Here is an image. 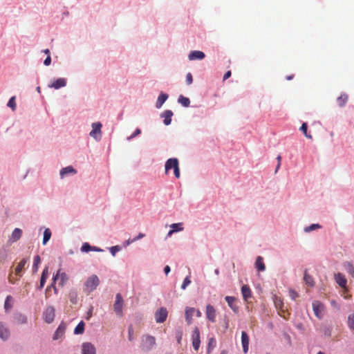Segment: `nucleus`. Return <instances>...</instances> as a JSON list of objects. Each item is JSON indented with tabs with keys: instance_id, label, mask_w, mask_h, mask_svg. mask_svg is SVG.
Segmentation results:
<instances>
[{
	"instance_id": "09e8293b",
	"label": "nucleus",
	"mask_w": 354,
	"mask_h": 354,
	"mask_svg": "<svg viewBox=\"0 0 354 354\" xmlns=\"http://www.w3.org/2000/svg\"><path fill=\"white\" fill-rule=\"evenodd\" d=\"M129 340L132 341L133 339V327L131 326L129 327Z\"/></svg>"
},
{
	"instance_id": "c9c22d12",
	"label": "nucleus",
	"mask_w": 354,
	"mask_h": 354,
	"mask_svg": "<svg viewBox=\"0 0 354 354\" xmlns=\"http://www.w3.org/2000/svg\"><path fill=\"white\" fill-rule=\"evenodd\" d=\"M50 236H51L50 230L48 228L46 229L44 232V238H43V244L44 245L46 244V243L50 239Z\"/></svg>"
},
{
	"instance_id": "393cba45",
	"label": "nucleus",
	"mask_w": 354,
	"mask_h": 354,
	"mask_svg": "<svg viewBox=\"0 0 354 354\" xmlns=\"http://www.w3.org/2000/svg\"><path fill=\"white\" fill-rule=\"evenodd\" d=\"M241 292L245 301H247L249 298L252 297L250 288L247 285H243L241 287Z\"/></svg>"
},
{
	"instance_id": "39448f33",
	"label": "nucleus",
	"mask_w": 354,
	"mask_h": 354,
	"mask_svg": "<svg viewBox=\"0 0 354 354\" xmlns=\"http://www.w3.org/2000/svg\"><path fill=\"white\" fill-rule=\"evenodd\" d=\"M55 316V310L53 306H48L43 313V318L46 323L50 324L53 322Z\"/></svg>"
},
{
	"instance_id": "473e14b6",
	"label": "nucleus",
	"mask_w": 354,
	"mask_h": 354,
	"mask_svg": "<svg viewBox=\"0 0 354 354\" xmlns=\"http://www.w3.org/2000/svg\"><path fill=\"white\" fill-rule=\"evenodd\" d=\"M41 262V259L39 255H36L34 258V263L32 266V271L37 272L39 268V265Z\"/></svg>"
},
{
	"instance_id": "4c0bfd02",
	"label": "nucleus",
	"mask_w": 354,
	"mask_h": 354,
	"mask_svg": "<svg viewBox=\"0 0 354 354\" xmlns=\"http://www.w3.org/2000/svg\"><path fill=\"white\" fill-rule=\"evenodd\" d=\"M12 301V297L10 295L7 296L6 299L5 301L4 307L6 310L10 309L12 306V304L10 301Z\"/></svg>"
},
{
	"instance_id": "680f3d73",
	"label": "nucleus",
	"mask_w": 354,
	"mask_h": 354,
	"mask_svg": "<svg viewBox=\"0 0 354 354\" xmlns=\"http://www.w3.org/2000/svg\"><path fill=\"white\" fill-rule=\"evenodd\" d=\"M165 273L167 274L170 272V267L169 266H166L164 268Z\"/></svg>"
},
{
	"instance_id": "c03bdc74",
	"label": "nucleus",
	"mask_w": 354,
	"mask_h": 354,
	"mask_svg": "<svg viewBox=\"0 0 354 354\" xmlns=\"http://www.w3.org/2000/svg\"><path fill=\"white\" fill-rule=\"evenodd\" d=\"M191 283V280L189 276L185 277V279L183 281V283L181 286V288L183 290H185L189 284Z\"/></svg>"
},
{
	"instance_id": "0e129e2a",
	"label": "nucleus",
	"mask_w": 354,
	"mask_h": 354,
	"mask_svg": "<svg viewBox=\"0 0 354 354\" xmlns=\"http://www.w3.org/2000/svg\"><path fill=\"white\" fill-rule=\"evenodd\" d=\"M55 283H53H53H52V284L50 285V287H53V288L54 291H55V293H56V294H57V288L55 286Z\"/></svg>"
},
{
	"instance_id": "f704fd0d",
	"label": "nucleus",
	"mask_w": 354,
	"mask_h": 354,
	"mask_svg": "<svg viewBox=\"0 0 354 354\" xmlns=\"http://www.w3.org/2000/svg\"><path fill=\"white\" fill-rule=\"evenodd\" d=\"M274 304H275L276 308L281 310L282 313L285 312V310L283 309V303L280 298L276 297L274 299Z\"/></svg>"
},
{
	"instance_id": "c85d7f7f",
	"label": "nucleus",
	"mask_w": 354,
	"mask_h": 354,
	"mask_svg": "<svg viewBox=\"0 0 354 354\" xmlns=\"http://www.w3.org/2000/svg\"><path fill=\"white\" fill-rule=\"evenodd\" d=\"M178 102L185 107H188L190 104V100L188 97L180 95Z\"/></svg>"
},
{
	"instance_id": "1a4fd4ad",
	"label": "nucleus",
	"mask_w": 354,
	"mask_h": 354,
	"mask_svg": "<svg viewBox=\"0 0 354 354\" xmlns=\"http://www.w3.org/2000/svg\"><path fill=\"white\" fill-rule=\"evenodd\" d=\"M167 310L165 308H160L155 313V319L157 323H163L167 317Z\"/></svg>"
},
{
	"instance_id": "864d4df0",
	"label": "nucleus",
	"mask_w": 354,
	"mask_h": 354,
	"mask_svg": "<svg viewBox=\"0 0 354 354\" xmlns=\"http://www.w3.org/2000/svg\"><path fill=\"white\" fill-rule=\"evenodd\" d=\"M182 225H183V223H174V224L171 225V227L172 228V230L178 229L179 227H183Z\"/></svg>"
},
{
	"instance_id": "ddd939ff",
	"label": "nucleus",
	"mask_w": 354,
	"mask_h": 354,
	"mask_svg": "<svg viewBox=\"0 0 354 354\" xmlns=\"http://www.w3.org/2000/svg\"><path fill=\"white\" fill-rule=\"evenodd\" d=\"M66 328V324L64 322H62L55 333L53 339L56 340V339H58L62 337L65 333Z\"/></svg>"
},
{
	"instance_id": "a18cd8bd",
	"label": "nucleus",
	"mask_w": 354,
	"mask_h": 354,
	"mask_svg": "<svg viewBox=\"0 0 354 354\" xmlns=\"http://www.w3.org/2000/svg\"><path fill=\"white\" fill-rule=\"evenodd\" d=\"M120 250V248L118 245L113 246L110 248V252L113 256L115 255V253Z\"/></svg>"
},
{
	"instance_id": "2eb2a0df",
	"label": "nucleus",
	"mask_w": 354,
	"mask_h": 354,
	"mask_svg": "<svg viewBox=\"0 0 354 354\" xmlns=\"http://www.w3.org/2000/svg\"><path fill=\"white\" fill-rule=\"evenodd\" d=\"M28 259L26 258L23 259L17 266L15 272V274L21 277L22 276V272L25 268V266L28 263Z\"/></svg>"
},
{
	"instance_id": "f8f14e48",
	"label": "nucleus",
	"mask_w": 354,
	"mask_h": 354,
	"mask_svg": "<svg viewBox=\"0 0 354 354\" xmlns=\"http://www.w3.org/2000/svg\"><path fill=\"white\" fill-rule=\"evenodd\" d=\"M82 354H95V346L89 342H85L82 346Z\"/></svg>"
},
{
	"instance_id": "f3484780",
	"label": "nucleus",
	"mask_w": 354,
	"mask_h": 354,
	"mask_svg": "<svg viewBox=\"0 0 354 354\" xmlns=\"http://www.w3.org/2000/svg\"><path fill=\"white\" fill-rule=\"evenodd\" d=\"M66 85V80L63 77H60L55 80L49 86L54 88L55 89H59L62 87H64Z\"/></svg>"
},
{
	"instance_id": "a211bd4d",
	"label": "nucleus",
	"mask_w": 354,
	"mask_h": 354,
	"mask_svg": "<svg viewBox=\"0 0 354 354\" xmlns=\"http://www.w3.org/2000/svg\"><path fill=\"white\" fill-rule=\"evenodd\" d=\"M21 235H22V230L19 228H15L13 230V232L9 239V242L14 243V242L17 241L21 238Z\"/></svg>"
},
{
	"instance_id": "774afa93",
	"label": "nucleus",
	"mask_w": 354,
	"mask_h": 354,
	"mask_svg": "<svg viewBox=\"0 0 354 354\" xmlns=\"http://www.w3.org/2000/svg\"><path fill=\"white\" fill-rule=\"evenodd\" d=\"M293 77H294V75H290V76H287V77H286V80H292V79L293 78Z\"/></svg>"
},
{
	"instance_id": "412c9836",
	"label": "nucleus",
	"mask_w": 354,
	"mask_h": 354,
	"mask_svg": "<svg viewBox=\"0 0 354 354\" xmlns=\"http://www.w3.org/2000/svg\"><path fill=\"white\" fill-rule=\"evenodd\" d=\"M10 336L8 328L1 322H0V338L3 340L7 339Z\"/></svg>"
},
{
	"instance_id": "e2e57ef3",
	"label": "nucleus",
	"mask_w": 354,
	"mask_h": 354,
	"mask_svg": "<svg viewBox=\"0 0 354 354\" xmlns=\"http://www.w3.org/2000/svg\"><path fill=\"white\" fill-rule=\"evenodd\" d=\"M91 250L96 251V252H101V251H102V249L96 248V247H92Z\"/></svg>"
},
{
	"instance_id": "ea45409f",
	"label": "nucleus",
	"mask_w": 354,
	"mask_h": 354,
	"mask_svg": "<svg viewBox=\"0 0 354 354\" xmlns=\"http://www.w3.org/2000/svg\"><path fill=\"white\" fill-rule=\"evenodd\" d=\"M8 106L10 107L13 111L15 110L16 108V103H15V97H12L8 103Z\"/></svg>"
},
{
	"instance_id": "cd10ccee",
	"label": "nucleus",
	"mask_w": 354,
	"mask_h": 354,
	"mask_svg": "<svg viewBox=\"0 0 354 354\" xmlns=\"http://www.w3.org/2000/svg\"><path fill=\"white\" fill-rule=\"evenodd\" d=\"M348 96L346 93L342 94L337 99V102L340 107L344 106L348 101Z\"/></svg>"
},
{
	"instance_id": "13d9d810",
	"label": "nucleus",
	"mask_w": 354,
	"mask_h": 354,
	"mask_svg": "<svg viewBox=\"0 0 354 354\" xmlns=\"http://www.w3.org/2000/svg\"><path fill=\"white\" fill-rule=\"evenodd\" d=\"M41 276L48 277V267H46L44 269V270L42 272V274H41Z\"/></svg>"
},
{
	"instance_id": "5fc2aeb1",
	"label": "nucleus",
	"mask_w": 354,
	"mask_h": 354,
	"mask_svg": "<svg viewBox=\"0 0 354 354\" xmlns=\"http://www.w3.org/2000/svg\"><path fill=\"white\" fill-rule=\"evenodd\" d=\"M277 160L278 161V164L277 165V167H276V169H275V173L277 172L278 169H279L280 167V165H281V156L280 155H279L277 157Z\"/></svg>"
},
{
	"instance_id": "423d86ee",
	"label": "nucleus",
	"mask_w": 354,
	"mask_h": 354,
	"mask_svg": "<svg viewBox=\"0 0 354 354\" xmlns=\"http://www.w3.org/2000/svg\"><path fill=\"white\" fill-rule=\"evenodd\" d=\"M102 125L100 122H95L92 124V130L89 134L96 140H100L102 137Z\"/></svg>"
},
{
	"instance_id": "6e6552de",
	"label": "nucleus",
	"mask_w": 354,
	"mask_h": 354,
	"mask_svg": "<svg viewBox=\"0 0 354 354\" xmlns=\"http://www.w3.org/2000/svg\"><path fill=\"white\" fill-rule=\"evenodd\" d=\"M313 309L315 316L317 318L322 319L323 317L324 306L320 301H313Z\"/></svg>"
},
{
	"instance_id": "7c9ffc66",
	"label": "nucleus",
	"mask_w": 354,
	"mask_h": 354,
	"mask_svg": "<svg viewBox=\"0 0 354 354\" xmlns=\"http://www.w3.org/2000/svg\"><path fill=\"white\" fill-rule=\"evenodd\" d=\"M15 319L17 324H25L27 322L26 317L21 313L17 314Z\"/></svg>"
},
{
	"instance_id": "c756f323",
	"label": "nucleus",
	"mask_w": 354,
	"mask_h": 354,
	"mask_svg": "<svg viewBox=\"0 0 354 354\" xmlns=\"http://www.w3.org/2000/svg\"><path fill=\"white\" fill-rule=\"evenodd\" d=\"M84 331V323L83 321H81L75 327L74 330V333L76 335L82 334Z\"/></svg>"
},
{
	"instance_id": "4be33fe9",
	"label": "nucleus",
	"mask_w": 354,
	"mask_h": 354,
	"mask_svg": "<svg viewBox=\"0 0 354 354\" xmlns=\"http://www.w3.org/2000/svg\"><path fill=\"white\" fill-rule=\"evenodd\" d=\"M196 310L194 308L187 307L185 309V319L187 322V324H191L192 322V317L195 313Z\"/></svg>"
},
{
	"instance_id": "0eeeda50",
	"label": "nucleus",
	"mask_w": 354,
	"mask_h": 354,
	"mask_svg": "<svg viewBox=\"0 0 354 354\" xmlns=\"http://www.w3.org/2000/svg\"><path fill=\"white\" fill-rule=\"evenodd\" d=\"M57 280H59V285L63 287L68 280V275L65 272H62L61 270H59L53 277V283H55Z\"/></svg>"
},
{
	"instance_id": "6ab92c4d",
	"label": "nucleus",
	"mask_w": 354,
	"mask_h": 354,
	"mask_svg": "<svg viewBox=\"0 0 354 354\" xmlns=\"http://www.w3.org/2000/svg\"><path fill=\"white\" fill-rule=\"evenodd\" d=\"M205 57V53L200 50L192 51L189 55V60L203 59Z\"/></svg>"
},
{
	"instance_id": "69168bd1",
	"label": "nucleus",
	"mask_w": 354,
	"mask_h": 354,
	"mask_svg": "<svg viewBox=\"0 0 354 354\" xmlns=\"http://www.w3.org/2000/svg\"><path fill=\"white\" fill-rule=\"evenodd\" d=\"M195 313H196V315L197 317H201V311H200V310H196Z\"/></svg>"
},
{
	"instance_id": "72a5a7b5",
	"label": "nucleus",
	"mask_w": 354,
	"mask_h": 354,
	"mask_svg": "<svg viewBox=\"0 0 354 354\" xmlns=\"http://www.w3.org/2000/svg\"><path fill=\"white\" fill-rule=\"evenodd\" d=\"M216 341L214 337H211L208 341L207 353H209L216 346Z\"/></svg>"
},
{
	"instance_id": "aec40b11",
	"label": "nucleus",
	"mask_w": 354,
	"mask_h": 354,
	"mask_svg": "<svg viewBox=\"0 0 354 354\" xmlns=\"http://www.w3.org/2000/svg\"><path fill=\"white\" fill-rule=\"evenodd\" d=\"M172 116L173 112L170 110H166L161 114V117L164 118L163 122L165 125L167 126L171 124Z\"/></svg>"
},
{
	"instance_id": "b1692460",
	"label": "nucleus",
	"mask_w": 354,
	"mask_h": 354,
	"mask_svg": "<svg viewBox=\"0 0 354 354\" xmlns=\"http://www.w3.org/2000/svg\"><path fill=\"white\" fill-rule=\"evenodd\" d=\"M167 98H168L167 94L161 93L159 95L158 100L156 102V107L157 109H160L162 106V104L165 103V102L167 100Z\"/></svg>"
},
{
	"instance_id": "5701e85b",
	"label": "nucleus",
	"mask_w": 354,
	"mask_h": 354,
	"mask_svg": "<svg viewBox=\"0 0 354 354\" xmlns=\"http://www.w3.org/2000/svg\"><path fill=\"white\" fill-rule=\"evenodd\" d=\"M76 170L72 166H68L60 171V176L63 178L67 174H75Z\"/></svg>"
},
{
	"instance_id": "20e7f679",
	"label": "nucleus",
	"mask_w": 354,
	"mask_h": 354,
	"mask_svg": "<svg viewBox=\"0 0 354 354\" xmlns=\"http://www.w3.org/2000/svg\"><path fill=\"white\" fill-rule=\"evenodd\" d=\"M123 308V299L122 295L120 293H118L115 296V301L113 304V308L115 314L121 317L123 315L122 313Z\"/></svg>"
},
{
	"instance_id": "de8ad7c7",
	"label": "nucleus",
	"mask_w": 354,
	"mask_h": 354,
	"mask_svg": "<svg viewBox=\"0 0 354 354\" xmlns=\"http://www.w3.org/2000/svg\"><path fill=\"white\" fill-rule=\"evenodd\" d=\"M289 292L292 299L295 300L298 297V294L294 290H290Z\"/></svg>"
},
{
	"instance_id": "bf43d9fd",
	"label": "nucleus",
	"mask_w": 354,
	"mask_h": 354,
	"mask_svg": "<svg viewBox=\"0 0 354 354\" xmlns=\"http://www.w3.org/2000/svg\"><path fill=\"white\" fill-rule=\"evenodd\" d=\"M231 74L232 73L230 71H227L223 76V80H226L227 79H228L231 76Z\"/></svg>"
},
{
	"instance_id": "2f4dec72",
	"label": "nucleus",
	"mask_w": 354,
	"mask_h": 354,
	"mask_svg": "<svg viewBox=\"0 0 354 354\" xmlns=\"http://www.w3.org/2000/svg\"><path fill=\"white\" fill-rule=\"evenodd\" d=\"M304 279L308 286H314V281H313V277L310 275H309L306 271H305Z\"/></svg>"
},
{
	"instance_id": "6e6d98bb",
	"label": "nucleus",
	"mask_w": 354,
	"mask_h": 354,
	"mask_svg": "<svg viewBox=\"0 0 354 354\" xmlns=\"http://www.w3.org/2000/svg\"><path fill=\"white\" fill-rule=\"evenodd\" d=\"M50 63H51V58H50V56L48 55L44 60V64L46 66H49L50 64Z\"/></svg>"
},
{
	"instance_id": "a19ab883",
	"label": "nucleus",
	"mask_w": 354,
	"mask_h": 354,
	"mask_svg": "<svg viewBox=\"0 0 354 354\" xmlns=\"http://www.w3.org/2000/svg\"><path fill=\"white\" fill-rule=\"evenodd\" d=\"M320 227H321V226L319 224H312L310 226L306 227L304 230L306 232H311V231H313V230H314L315 229H318V228H320Z\"/></svg>"
},
{
	"instance_id": "603ef678",
	"label": "nucleus",
	"mask_w": 354,
	"mask_h": 354,
	"mask_svg": "<svg viewBox=\"0 0 354 354\" xmlns=\"http://www.w3.org/2000/svg\"><path fill=\"white\" fill-rule=\"evenodd\" d=\"M145 234H143V233H139V234H138V235L136 237H135L134 239H133L131 240V242H135V241H138V240H139V239H142V238L145 237Z\"/></svg>"
},
{
	"instance_id": "4468645a",
	"label": "nucleus",
	"mask_w": 354,
	"mask_h": 354,
	"mask_svg": "<svg viewBox=\"0 0 354 354\" xmlns=\"http://www.w3.org/2000/svg\"><path fill=\"white\" fill-rule=\"evenodd\" d=\"M335 279L336 283L341 288L346 289L347 280L345 278L344 274H342V273H337V274H335Z\"/></svg>"
},
{
	"instance_id": "a878e982",
	"label": "nucleus",
	"mask_w": 354,
	"mask_h": 354,
	"mask_svg": "<svg viewBox=\"0 0 354 354\" xmlns=\"http://www.w3.org/2000/svg\"><path fill=\"white\" fill-rule=\"evenodd\" d=\"M225 301H227L228 306L234 311H237L238 307L234 304L235 302V297H231V296H226L225 298Z\"/></svg>"
},
{
	"instance_id": "49530a36",
	"label": "nucleus",
	"mask_w": 354,
	"mask_h": 354,
	"mask_svg": "<svg viewBox=\"0 0 354 354\" xmlns=\"http://www.w3.org/2000/svg\"><path fill=\"white\" fill-rule=\"evenodd\" d=\"M193 82L192 75L188 73L186 75V82L188 85H190Z\"/></svg>"
},
{
	"instance_id": "8fccbe9b",
	"label": "nucleus",
	"mask_w": 354,
	"mask_h": 354,
	"mask_svg": "<svg viewBox=\"0 0 354 354\" xmlns=\"http://www.w3.org/2000/svg\"><path fill=\"white\" fill-rule=\"evenodd\" d=\"M141 133V130L140 129H136V131H134V133L130 136L129 137H128V140H131L133 138H135L136 136H138L139 134H140Z\"/></svg>"
},
{
	"instance_id": "338daca9",
	"label": "nucleus",
	"mask_w": 354,
	"mask_h": 354,
	"mask_svg": "<svg viewBox=\"0 0 354 354\" xmlns=\"http://www.w3.org/2000/svg\"><path fill=\"white\" fill-rule=\"evenodd\" d=\"M43 52L47 55V56L50 55V50L48 49H45Z\"/></svg>"
},
{
	"instance_id": "3c124183",
	"label": "nucleus",
	"mask_w": 354,
	"mask_h": 354,
	"mask_svg": "<svg viewBox=\"0 0 354 354\" xmlns=\"http://www.w3.org/2000/svg\"><path fill=\"white\" fill-rule=\"evenodd\" d=\"M46 279H47V277H43V276L41 277L40 283H39V289H41L44 287V286L46 283Z\"/></svg>"
},
{
	"instance_id": "37998d69",
	"label": "nucleus",
	"mask_w": 354,
	"mask_h": 354,
	"mask_svg": "<svg viewBox=\"0 0 354 354\" xmlns=\"http://www.w3.org/2000/svg\"><path fill=\"white\" fill-rule=\"evenodd\" d=\"M92 246H91L88 243H84L81 248V251L84 252H88L91 250Z\"/></svg>"
},
{
	"instance_id": "9d476101",
	"label": "nucleus",
	"mask_w": 354,
	"mask_h": 354,
	"mask_svg": "<svg viewBox=\"0 0 354 354\" xmlns=\"http://www.w3.org/2000/svg\"><path fill=\"white\" fill-rule=\"evenodd\" d=\"M192 345L195 351H198L200 347L201 340H200V331L199 329L196 327L193 331L192 336Z\"/></svg>"
},
{
	"instance_id": "4d7b16f0",
	"label": "nucleus",
	"mask_w": 354,
	"mask_h": 354,
	"mask_svg": "<svg viewBox=\"0 0 354 354\" xmlns=\"http://www.w3.org/2000/svg\"><path fill=\"white\" fill-rule=\"evenodd\" d=\"M183 230V227H179L178 229H174V230H170L169 232H168V234L167 236H171L173 233L174 232H178V231H182Z\"/></svg>"
},
{
	"instance_id": "f03ea898",
	"label": "nucleus",
	"mask_w": 354,
	"mask_h": 354,
	"mask_svg": "<svg viewBox=\"0 0 354 354\" xmlns=\"http://www.w3.org/2000/svg\"><path fill=\"white\" fill-rule=\"evenodd\" d=\"M174 169V173L176 178H180V169L178 165V160L177 158H169L165 163V173L167 174L169 170Z\"/></svg>"
},
{
	"instance_id": "f257e3e1",
	"label": "nucleus",
	"mask_w": 354,
	"mask_h": 354,
	"mask_svg": "<svg viewBox=\"0 0 354 354\" xmlns=\"http://www.w3.org/2000/svg\"><path fill=\"white\" fill-rule=\"evenodd\" d=\"M100 284V279L95 274H92L86 279L83 285V291L88 295L94 291Z\"/></svg>"
},
{
	"instance_id": "79ce46f5",
	"label": "nucleus",
	"mask_w": 354,
	"mask_h": 354,
	"mask_svg": "<svg viewBox=\"0 0 354 354\" xmlns=\"http://www.w3.org/2000/svg\"><path fill=\"white\" fill-rule=\"evenodd\" d=\"M77 293L75 292H71L69 293V299L72 304H75L77 303Z\"/></svg>"
},
{
	"instance_id": "bb28decb",
	"label": "nucleus",
	"mask_w": 354,
	"mask_h": 354,
	"mask_svg": "<svg viewBox=\"0 0 354 354\" xmlns=\"http://www.w3.org/2000/svg\"><path fill=\"white\" fill-rule=\"evenodd\" d=\"M255 266L259 271H264L266 269L265 264L261 257H258L256 259Z\"/></svg>"
},
{
	"instance_id": "e433bc0d",
	"label": "nucleus",
	"mask_w": 354,
	"mask_h": 354,
	"mask_svg": "<svg viewBox=\"0 0 354 354\" xmlns=\"http://www.w3.org/2000/svg\"><path fill=\"white\" fill-rule=\"evenodd\" d=\"M347 324L348 328L354 331V313L348 316Z\"/></svg>"
},
{
	"instance_id": "58836bf2",
	"label": "nucleus",
	"mask_w": 354,
	"mask_h": 354,
	"mask_svg": "<svg viewBox=\"0 0 354 354\" xmlns=\"http://www.w3.org/2000/svg\"><path fill=\"white\" fill-rule=\"evenodd\" d=\"M308 125L306 123H303L300 127V130L304 133V136L308 138H312V136L307 133Z\"/></svg>"
},
{
	"instance_id": "9b49d317",
	"label": "nucleus",
	"mask_w": 354,
	"mask_h": 354,
	"mask_svg": "<svg viewBox=\"0 0 354 354\" xmlns=\"http://www.w3.org/2000/svg\"><path fill=\"white\" fill-rule=\"evenodd\" d=\"M205 314L207 319L209 322L212 323H214L216 322V312L213 306L211 304H207L206 306Z\"/></svg>"
},
{
	"instance_id": "7ed1b4c3",
	"label": "nucleus",
	"mask_w": 354,
	"mask_h": 354,
	"mask_svg": "<svg viewBox=\"0 0 354 354\" xmlns=\"http://www.w3.org/2000/svg\"><path fill=\"white\" fill-rule=\"evenodd\" d=\"M156 344V339L151 335H144L142 337L141 348L144 351H149Z\"/></svg>"
},
{
	"instance_id": "dca6fc26",
	"label": "nucleus",
	"mask_w": 354,
	"mask_h": 354,
	"mask_svg": "<svg viewBox=\"0 0 354 354\" xmlns=\"http://www.w3.org/2000/svg\"><path fill=\"white\" fill-rule=\"evenodd\" d=\"M241 343L244 353H248L249 348V337L245 331H242L241 333Z\"/></svg>"
},
{
	"instance_id": "052dcab7",
	"label": "nucleus",
	"mask_w": 354,
	"mask_h": 354,
	"mask_svg": "<svg viewBox=\"0 0 354 354\" xmlns=\"http://www.w3.org/2000/svg\"><path fill=\"white\" fill-rule=\"evenodd\" d=\"M182 332H178V334H177V339H178V342L180 343V340H181V338H182Z\"/></svg>"
}]
</instances>
